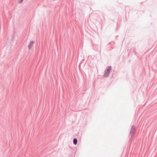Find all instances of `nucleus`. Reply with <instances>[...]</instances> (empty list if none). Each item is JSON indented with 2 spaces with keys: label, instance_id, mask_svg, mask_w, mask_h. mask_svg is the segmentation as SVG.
I'll list each match as a JSON object with an SVG mask.
<instances>
[{
  "label": "nucleus",
  "instance_id": "nucleus-1",
  "mask_svg": "<svg viewBox=\"0 0 157 157\" xmlns=\"http://www.w3.org/2000/svg\"><path fill=\"white\" fill-rule=\"evenodd\" d=\"M112 70V67L111 66H108L106 68L104 71V74L103 77H107L109 74L110 73Z\"/></svg>",
  "mask_w": 157,
  "mask_h": 157
},
{
  "label": "nucleus",
  "instance_id": "nucleus-2",
  "mask_svg": "<svg viewBox=\"0 0 157 157\" xmlns=\"http://www.w3.org/2000/svg\"><path fill=\"white\" fill-rule=\"evenodd\" d=\"M136 130L135 126L134 125H132L129 133V135L131 136L130 139L134 136L136 133Z\"/></svg>",
  "mask_w": 157,
  "mask_h": 157
},
{
  "label": "nucleus",
  "instance_id": "nucleus-3",
  "mask_svg": "<svg viewBox=\"0 0 157 157\" xmlns=\"http://www.w3.org/2000/svg\"><path fill=\"white\" fill-rule=\"evenodd\" d=\"M34 43V42L33 41H31L29 43L28 46V48L29 50H30L31 49Z\"/></svg>",
  "mask_w": 157,
  "mask_h": 157
},
{
  "label": "nucleus",
  "instance_id": "nucleus-4",
  "mask_svg": "<svg viewBox=\"0 0 157 157\" xmlns=\"http://www.w3.org/2000/svg\"><path fill=\"white\" fill-rule=\"evenodd\" d=\"M77 142H78V140H77V139L76 138H74L73 139V144L74 145H76L77 144Z\"/></svg>",
  "mask_w": 157,
  "mask_h": 157
},
{
  "label": "nucleus",
  "instance_id": "nucleus-5",
  "mask_svg": "<svg viewBox=\"0 0 157 157\" xmlns=\"http://www.w3.org/2000/svg\"><path fill=\"white\" fill-rule=\"evenodd\" d=\"M109 9L110 10L113 11L114 10V8H109Z\"/></svg>",
  "mask_w": 157,
  "mask_h": 157
},
{
  "label": "nucleus",
  "instance_id": "nucleus-6",
  "mask_svg": "<svg viewBox=\"0 0 157 157\" xmlns=\"http://www.w3.org/2000/svg\"><path fill=\"white\" fill-rule=\"evenodd\" d=\"M23 1V0H20L19 2V3H22V2Z\"/></svg>",
  "mask_w": 157,
  "mask_h": 157
},
{
  "label": "nucleus",
  "instance_id": "nucleus-7",
  "mask_svg": "<svg viewBox=\"0 0 157 157\" xmlns=\"http://www.w3.org/2000/svg\"><path fill=\"white\" fill-rule=\"evenodd\" d=\"M101 48H100V50H99V52L100 53H101Z\"/></svg>",
  "mask_w": 157,
  "mask_h": 157
}]
</instances>
